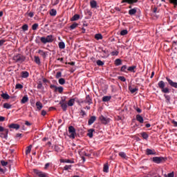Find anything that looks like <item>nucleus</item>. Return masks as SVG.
<instances>
[{"label":"nucleus","mask_w":177,"mask_h":177,"mask_svg":"<svg viewBox=\"0 0 177 177\" xmlns=\"http://www.w3.org/2000/svg\"><path fill=\"white\" fill-rule=\"evenodd\" d=\"M12 60L15 63H19V64H21L26 62V56L20 53H17L12 57Z\"/></svg>","instance_id":"obj_1"},{"label":"nucleus","mask_w":177,"mask_h":177,"mask_svg":"<svg viewBox=\"0 0 177 177\" xmlns=\"http://www.w3.org/2000/svg\"><path fill=\"white\" fill-rule=\"evenodd\" d=\"M40 41L41 44H44V45L46 44H50L55 41V36L52 35H49L46 36V37H41L40 38Z\"/></svg>","instance_id":"obj_2"},{"label":"nucleus","mask_w":177,"mask_h":177,"mask_svg":"<svg viewBox=\"0 0 177 177\" xmlns=\"http://www.w3.org/2000/svg\"><path fill=\"white\" fill-rule=\"evenodd\" d=\"M158 86L160 88V89H161V92H162V93H169V88H168V87H165V83L164 81H159L158 83Z\"/></svg>","instance_id":"obj_3"},{"label":"nucleus","mask_w":177,"mask_h":177,"mask_svg":"<svg viewBox=\"0 0 177 177\" xmlns=\"http://www.w3.org/2000/svg\"><path fill=\"white\" fill-rule=\"evenodd\" d=\"M68 132H69V138L71 139H75V136H77V133L75 132V128L73 126H70L68 127Z\"/></svg>","instance_id":"obj_4"},{"label":"nucleus","mask_w":177,"mask_h":177,"mask_svg":"<svg viewBox=\"0 0 177 177\" xmlns=\"http://www.w3.org/2000/svg\"><path fill=\"white\" fill-rule=\"evenodd\" d=\"M152 161L156 164H161L167 161V158L156 156L153 158Z\"/></svg>","instance_id":"obj_5"},{"label":"nucleus","mask_w":177,"mask_h":177,"mask_svg":"<svg viewBox=\"0 0 177 177\" xmlns=\"http://www.w3.org/2000/svg\"><path fill=\"white\" fill-rule=\"evenodd\" d=\"M34 173L36 175V177H48V174L44 171H41L38 169H35Z\"/></svg>","instance_id":"obj_6"},{"label":"nucleus","mask_w":177,"mask_h":177,"mask_svg":"<svg viewBox=\"0 0 177 177\" xmlns=\"http://www.w3.org/2000/svg\"><path fill=\"white\" fill-rule=\"evenodd\" d=\"M99 120L101 121L102 124H104V125H106V124L110 123V121H111L110 118H106L103 115L100 116Z\"/></svg>","instance_id":"obj_7"},{"label":"nucleus","mask_w":177,"mask_h":177,"mask_svg":"<svg viewBox=\"0 0 177 177\" xmlns=\"http://www.w3.org/2000/svg\"><path fill=\"white\" fill-rule=\"evenodd\" d=\"M166 80L167 81L169 85L171 86V88H176V89H177V82L172 81V80L168 77H166Z\"/></svg>","instance_id":"obj_8"},{"label":"nucleus","mask_w":177,"mask_h":177,"mask_svg":"<svg viewBox=\"0 0 177 177\" xmlns=\"http://www.w3.org/2000/svg\"><path fill=\"white\" fill-rule=\"evenodd\" d=\"M145 154L147 156H156L157 152H156L155 149H147L145 151Z\"/></svg>","instance_id":"obj_9"},{"label":"nucleus","mask_w":177,"mask_h":177,"mask_svg":"<svg viewBox=\"0 0 177 177\" xmlns=\"http://www.w3.org/2000/svg\"><path fill=\"white\" fill-rule=\"evenodd\" d=\"M83 103H87V104H92L93 102L92 101V97L89 95H86V99L83 101Z\"/></svg>","instance_id":"obj_10"},{"label":"nucleus","mask_w":177,"mask_h":177,"mask_svg":"<svg viewBox=\"0 0 177 177\" xmlns=\"http://www.w3.org/2000/svg\"><path fill=\"white\" fill-rule=\"evenodd\" d=\"M8 128H10L12 129H20V125L17 124L12 123L8 126Z\"/></svg>","instance_id":"obj_11"},{"label":"nucleus","mask_w":177,"mask_h":177,"mask_svg":"<svg viewBox=\"0 0 177 177\" xmlns=\"http://www.w3.org/2000/svg\"><path fill=\"white\" fill-rule=\"evenodd\" d=\"M59 104H60L63 111H67V107L68 106L67 102H59Z\"/></svg>","instance_id":"obj_12"},{"label":"nucleus","mask_w":177,"mask_h":177,"mask_svg":"<svg viewBox=\"0 0 177 177\" xmlns=\"http://www.w3.org/2000/svg\"><path fill=\"white\" fill-rule=\"evenodd\" d=\"M138 0H122V3H129V5H133V3H136Z\"/></svg>","instance_id":"obj_13"},{"label":"nucleus","mask_w":177,"mask_h":177,"mask_svg":"<svg viewBox=\"0 0 177 177\" xmlns=\"http://www.w3.org/2000/svg\"><path fill=\"white\" fill-rule=\"evenodd\" d=\"M129 90L131 93H135V92H138V91H139V88H138V87H134L133 86H129Z\"/></svg>","instance_id":"obj_14"},{"label":"nucleus","mask_w":177,"mask_h":177,"mask_svg":"<svg viewBox=\"0 0 177 177\" xmlns=\"http://www.w3.org/2000/svg\"><path fill=\"white\" fill-rule=\"evenodd\" d=\"M75 103V98H71L67 102V104L69 107H73Z\"/></svg>","instance_id":"obj_15"},{"label":"nucleus","mask_w":177,"mask_h":177,"mask_svg":"<svg viewBox=\"0 0 177 177\" xmlns=\"http://www.w3.org/2000/svg\"><path fill=\"white\" fill-rule=\"evenodd\" d=\"M90 6L92 8V9H96L97 6V2L95 0H92L90 1Z\"/></svg>","instance_id":"obj_16"},{"label":"nucleus","mask_w":177,"mask_h":177,"mask_svg":"<svg viewBox=\"0 0 177 177\" xmlns=\"http://www.w3.org/2000/svg\"><path fill=\"white\" fill-rule=\"evenodd\" d=\"M130 73H136V66H131L127 68V72Z\"/></svg>","instance_id":"obj_17"},{"label":"nucleus","mask_w":177,"mask_h":177,"mask_svg":"<svg viewBox=\"0 0 177 177\" xmlns=\"http://www.w3.org/2000/svg\"><path fill=\"white\" fill-rule=\"evenodd\" d=\"M96 121V116H91L88 121V125H92Z\"/></svg>","instance_id":"obj_18"},{"label":"nucleus","mask_w":177,"mask_h":177,"mask_svg":"<svg viewBox=\"0 0 177 177\" xmlns=\"http://www.w3.org/2000/svg\"><path fill=\"white\" fill-rule=\"evenodd\" d=\"M136 120L138 121V122H140V124H143L145 120H143V117H142V115H137L136 116Z\"/></svg>","instance_id":"obj_19"},{"label":"nucleus","mask_w":177,"mask_h":177,"mask_svg":"<svg viewBox=\"0 0 177 177\" xmlns=\"http://www.w3.org/2000/svg\"><path fill=\"white\" fill-rule=\"evenodd\" d=\"M137 12H138V10L136 9V8H134L129 10V15H130V16H133V15H136Z\"/></svg>","instance_id":"obj_20"},{"label":"nucleus","mask_w":177,"mask_h":177,"mask_svg":"<svg viewBox=\"0 0 177 177\" xmlns=\"http://www.w3.org/2000/svg\"><path fill=\"white\" fill-rule=\"evenodd\" d=\"M29 75H30V73H28V72L27 71H22L21 73V78H28Z\"/></svg>","instance_id":"obj_21"},{"label":"nucleus","mask_w":177,"mask_h":177,"mask_svg":"<svg viewBox=\"0 0 177 177\" xmlns=\"http://www.w3.org/2000/svg\"><path fill=\"white\" fill-rule=\"evenodd\" d=\"M36 107H37V110L40 111V110H42V108L44 107V105L41 104V102L37 101L36 102Z\"/></svg>","instance_id":"obj_22"},{"label":"nucleus","mask_w":177,"mask_h":177,"mask_svg":"<svg viewBox=\"0 0 177 177\" xmlns=\"http://www.w3.org/2000/svg\"><path fill=\"white\" fill-rule=\"evenodd\" d=\"M95 129H90L88 131V133H87V136H88V138H93V132H94Z\"/></svg>","instance_id":"obj_23"},{"label":"nucleus","mask_w":177,"mask_h":177,"mask_svg":"<svg viewBox=\"0 0 177 177\" xmlns=\"http://www.w3.org/2000/svg\"><path fill=\"white\" fill-rule=\"evenodd\" d=\"M120 71L122 73H126V74H128V66L127 65H124L121 67Z\"/></svg>","instance_id":"obj_24"},{"label":"nucleus","mask_w":177,"mask_h":177,"mask_svg":"<svg viewBox=\"0 0 177 177\" xmlns=\"http://www.w3.org/2000/svg\"><path fill=\"white\" fill-rule=\"evenodd\" d=\"M3 132V133L1 134L3 136V138H4V139H7L8 133H9V130L8 129H4V131Z\"/></svg>","instance_id":"obj_25"},{"label":"nucleus","mask_w":177,"mask_h":177,"mask_svg":"<svg viewBox=\"0 0 177 177\" xmlns=\"http://www.w3.org/2000/svg\"><path fill=\"white\" fill-rule=\"evenodd\" d=\"M80 19V15L75 14L71 19V21H77V20Z\"/></svg>","instance_id":"obj_26"},{"label":"nucleus","mask_w":177,"mask_h":177,"mask_svg":"<svg viewBox=\"0 0 177 177\" xmlns=\"http://www.w3.org/2000/svg\"><path fill=\"white\" fill-rule=\"evenodd\" d=\"M37 53H39V55H40L41 56H42V57L44 59H45V57H46V53L42 50H39Z\"/></svg>","instance_id":"obj_27"},{"label":"nucleus","mask_w":177,"mask_h":177,"mask_svg":"<svg viewBox=\"0 0 177 177\" xmlns=\"http://www.w3.org/2000/svg\"><path fill=\"white\" fill-rule=\"evenodd\" d=\"M110 100H111V95H106V96H104L102 97V102H110Z\"/></svg>","instance_id":"obj_28"},{"label":"nucleus","mask_w":177,"mask_h":177,"mask_svg":"<svg viewBox=\"0 0 177 177\" xmlns=\"http://www.w3.org/2000/svg\"><path fill=\"white\" fill-rule=\"evenodd\" d=\"M1 97H3V99H5L6 100L10 99V96H9L8 93H3L1 94Z\"/></svg>","instance_id":"obj_29"},{"label":"nucleus","mask_w":177,"mask_h":177,"mask_svg":"<svg viewBox=\"0 0 177 177\" xmlns=\"http://www.w3.org/2000/svg\"><path fill=\"white\" fill-rule=\"evenodd\" d=\"M63 91H64V88H63V86H59L56 88V89L55 90V92H59V93H63Z\"/></svg>","instance_id":"obj_30"},{"label":"nucleus","mask_w":177,"mask_h":177,"mask_svg":"<svg viewBox=\"0 0 177 177\" xmlns=\"http://www.w3.org/2000/svg\"><path fill=\"white\" fill-rule=\"evenodd\" d=\"M164 97L165 98L166 103H171V96L164 94Z\"/></svg>","instance_id":"obj_31"},{"label":"nucleus","mask_w":177,"mask_h":177,"mask_svg":"<svg viewBox=\"0 0 177 177\" xmlns=\"http://www.w3.org/2000/svg\"><path fill=\"white\" fill-rule=\"evenodd\" d=\"M27 102H28V97L27 96H24L21 100V103L22 104H24L26 103H27Z\"/></svg>","instance_id":"obj_32"},{"label":"nucleus","mask_w":177,"mask_h":177,"mask_svg":"<svg viewBox=\"0 0 177 177\" xmlns=\"http://www.w3.org/2000/svg\"><path fill=\"white\" fill-rule=\"evenodd\" d=\"M78 27V24L76 22L73 23L72 25L70 26L69 28L71 30H75Z\"/></svg>","instance_id":"obj_33"},{"label":"nucleus","mask_w":177,"mask_h":177,"mask_svg":"<svg viewBox=\"0 0 177 177\" xmlns=\"http://www.w3.org/2000/svg\"><path fill=\"white\" fill-rule=\"evenodd\" d=\"M142 138H143L145 140H147L149 139V134L146 132H142L140 133Z\"/></svg>","instance_id":"obj_34"},{"label":"nucleus","mask_w":177,"mask_h":177,"mask_svg":"<svg viewBox=\"0 0 177 177\" xmlns=\"http://www.w3.org/2000/svg\"><path fill=\"white\" fill-rule=\"evenodd\" d=\"M31 149H32V145H29L26 147V154H30L31 153Z\"/></svg>","instance_id":"obj_35"},{"label":"nucleus","mask_w":177,"mask_h":177,"mask_svg":"<svg viewBox=\"0 0 177 177\" xmlns=\"http://www.w3.org/2000/svg\"><path fill=\"white\" fill-rule=\"evenodd\" d=\"M121 64H122V60L121 59H116L115 60V65L121 66Z\"/></svg>","instance_id":"obj_36"},{"label":"nucleus","mask_w":177,"mask_h":177,"mask_svg":"<svg viewBox=\"0 0 177 177\" xmlns=\"http://www.w3.org/2000/svg\"><path fill=\"white\" fill-rule=\"evenodd\" d=\"M103 171L106 174L109 172V163H106L104 165Z\"/></svg>","instance_id":"obj_37"},{"label":"nucleus","mask_w":177,"mask_h":177,"mask_svg":"<svg viewBox=\"0 0 177 177\" xmlns=\"http://www.w3.org/2000/svg\"><path fill=\"white\" fill-rule=\"evenodd\" d=\"M58 46H59V49H64V48H66V44L63 41H60L58 44Z\"/></svg>","instance_id":"obj_38"},{"label":"nucleus","mask_w":177,"mask_h":177,"mask_svg":"<svg viewBox=\"0 0 177 177\" xmlns=\"http://www.w3.org/2000/svg\"><path fill=\"white\" fill-rule=\"evenodd\" d=\"M3 109H12V104H9V103H4L3 105Z\"/></svg>","instance_id":"obj_39"},{"label":"nucleus","mask_w":177,"mask_h":177,"mask_svg":"<svg viewBox=\"0 0 177 177\" xmlns=\"http://www.w3.org/2000/svg\"><path fill=\"white\" fill-rule=\"evenodd\" d=\"M57 15V11L55 9H52L50 10V16H56Z\"/></svg>","instance_id":"obj_40"},{"label":"nucleus","mask_w":177,"mask_h":177,"mask_svg":"<svg viewBox=\"0 0 177 177\" xmlns=\"http://www.w3.org/2000/svg\"><path fill=\"white\" fill-rule=\"evenodd\" d=\"M35 62L36 63V64H41V59H39V57L35 56Z\"/></svg>","instance_id":"obj_41"},{"label":"nucleus","mask_w":177,"mask_h":177,"mask_svg":"<svg viewBox=\"0 0 177 177\" xmlns=\"http://www.w3.org/2000/svg\"><path fill=\"white\" fill-rule=\"evenodd\" d=\"M58 82L59 85H64L66 84V80L64 78H59Z\"/></svg>","instance_id":"obj_42"},{"label":"nucleus","mask_w":177,"mask_h":177,"mask_svg":"<svg viewBox=\"0 0 177 177\" xmlns=\"http://www.w3.org/2000/svg\"><path fill=\"white\" fill-rule=\"evenodd\" d=\"M38 27H39V25L38 24H34L32 26V30H33V31H37V30H38Z\"/></svg>","instance_id":"obj_43"},{"label":"nucleus","mask_w":177,"mask_h":177,"mask_svg":"<svg viewBox=\"0 0 177 177\" xmlns=\"http://www.w3.org/2000/svg\"><path fill=\"white\" fill-rule=\"evenodd\" d=\"M61 162H66L68 164H74V161L73 160H71L69 159H65L61 161Z\"/></svg>","instance_id":"obj_44"},{"label":"nucleus","mask_w":177,"mask_h":177,"mask_svg":"<svg viewBox=\"0 0 177 177\" xmlns=\"http://www.w3.org/2000/svg\"><path fill=\"white\" fill-rule=\"evenodd\" d=\"M95 39L99 41V39H103V36L102 35V34H96L95 35Z\"/></svg>","instance_id":"obj_45"},{"label":"nucleus","mask_w":177,"mask_h":177,"mask_svg":"<svg viewBox=\"0 0 177 177\" xmlns=\"http://www.w3.org/2000/svg\"><path fill=\"white\" fill-rule=\"evenodd\" d=\"M67 97L64 96L61 97V100L59 101V103H67Z\"/></svg>","instance_id":"obj_46"},{"label":"nucleus","mask_w":177,"mask_h":177,"mask_svg":"<svg viewBox=\"0 0 177 177\" xmlns=\"http://www.w3.org/2000/svg\"><path fill=\"white\" fill-rule=\"evenodd\" d=\"M96 63L100 66H104V62H103L100 59L97 60Z\"/></svg>","instance_id":"obj_47"},{"label":"nucleus","mask_w":177,"mask_h":177,"mask_svg":"<svg viewBox=\"0 0 177 177\" xmlns=\"http://www.w3.org/2000/svg\"><path fill=\"white\" fill-rule=\"evenodd\" d=\"M72 167H73V165H66L64 167V171H68V169H71Z\"/></svg>","instance_id":"obj_48"},{"label":"nucleus","mask_w":177,"mask_h":177,"mask_svg":"<svg viewBox=\"0 0 177 177\" xmlns=\"http://www.w3.org/2000/svg\"><path fill=\"white\" fill-rule=\"evenodd\" d=\"M119 156H120V157H121L122 158H127V154L124 153V152H120V153H119Z\"/></svg>","instance_id":"obj_49"},{"label":"nucleus","mask_w":177,"mask_h":177,"mask_svg":"<svg viewBox=\"0 0 177 177\" xmlns=\"http://www.w3.org/2000/svg\"><path fill=\"white\" fill-rule=\"evenodd\" d=\"M23 31H28V24H24L22 27H21Z\"/></svg>","instance_id":"obj_50"},{"label":"nucleus","mask_w":177,"mask_h":177,"mask_svg":"<svg viewBox=\"0 0 177 177\" xmlns=\"http://www.w3.org/2000/svg\"><path fill=\"white\" fill-rule=\"evenodd\" d=\"M118 80H120V81H122V82H125V81H127V79L124 76H119Z\"/></svg>","instance_id":"obj_51"},{"label":"nucleus","mask_w":177,"mask_h":177,"mask_svg":"<svg viewBox=\"0 0 177 177\" xmlns=\"http://www.w3.org/2000/svg\"><path fill=\"white\" fill-rule=\"evenodd\" d=\"M169 2L174 5V8H176L177 6V0H169Z\"/></svg>","instance_id":"obj_52"},{"label":"nucleus","mask_w":177,"mask_h":177,"mask_svg":"<svg viewBox=\"0 0 177 177\" xmlns=\"http://www.w3.org/2000/svg\"><path fill=\"white\" fill-rule=\"evenodd\" d=\"M169 2L174 5V8H176L177 6V0H169Z\"/></svg>","instance_id":"obj_53"},{"label":"nucleus","mask_w":177,"mask_h":177,"mask_svg":"<svg viewBox=\"0 0 177 177\" xmlns=\"http://www.w3.org/2000/svg\"><path fill=\"white\" fill-rule=\"evenodd\" d=\"M127 34H128V30H122L121 32H120V35H127Z\"/></svg>","instance_id":"obj_54"},{"label":"nucleus","mask_w":177,"mask_h":177,"mask_svg":"<svg viewBox=\"0 0 177 177\" xmlns=\"http://www.w3.org/2000/svg\"><path fill=\"white\" fill-rule=\"evenodd\" d=\"M25 15L26 16H29V17H34V12H27Z\"/></svg>","instance_id":"obj_55"},{"label":"nucleus","mask_w":177,"mask_h":177,"mask_svg":"<svg viewBox=\"0 0 177 177\" xmlns=\"http://www.w3.org/2000/svg\"><path fill=\"white\" fill-rule=\"evenodd\" d=\"M80 115H82V118H84V117H85V115H86V113L85 112V111L81 110L80 111Z\"/></svg>","instance_id":"obj_56"},{"label":"nucleus","mask_w":177,"mask_h":177,"mask_svg":"<svg viewBox=\"0 0 177 177\" xmlns=\"http://www.w3.org/2000/svg\"><path fill=\"white\" fill-rule=\"evenodd\" d=\"M15 88L16 89H23V85L20 84H17Z\"/></svg>","instance_id":"obj_57"},{"label":"nucleus","mask_w":177,"mask_h":177,"mask_svg":"<svg viewBox=\"0 0 177 177\" xmlns=\"http://www.w3.org/2000/svg\"><path fill=\"white\" fill-rule=\"evenodd\" d=\"M118 53H120L118 51L115 50V51H112L111 55V56H118Z\"/></svg>","instance_id":"obj_58"},{"label":"nucleus","mask_w":177,"mask_h":177,"mask_svg":"<svg viewBox=\"0 0 177 177\" xmlns=\"http://www.w3.org/2000/svg\"><path fill=\"white\" fill-rule=\"evenodd\" d=\"M62 77V72H57L55 78L59 79Z\"/></svg>","instance_id":"obj_59"},{"label":"nucleus","mask_w":177,"mask_h":177,"mask_svg":"<svg viewBox=\"0 0 177 177\" xmlns=\"http://www.w3.org/2000/svg\"><path fill=\"white\" fill-rule=\"evenodd\" d=\"M37 89H42V82L39 81L37 84Z\"/></svg>","instance_id":"obj_60"},{"label":"nucleus","mask_w":177,"mask_h":177,"mask_svg":"<svg viewBox=\"0 0 177 177\" xmlns=\"http://www.w3.org/2000/svg\"><path fill=\"white\" fill-rule=\"evenodd\" d=\"M1 164L3 167H6V165H8V162L5 161V160H1Z\"/></svg>","instance_id":"obj_61"},{"label":"nucleus","mask_w":177,"mask_h":177,"mask_svg":"<svg viewBox=\"0 0 177 177\" xmlns=\"http://www.w3.org/2000/svg\"><path fill=\"white\" fill-rule=\"evenodd\" d=\"M174 171L171 173H169L167 175L165 176V177H174Z\"/></svg>","instance_id":"obj_62"},{"label":"nucleus","mask_w":177,"mask_h":177,"mask_svg":"<svg viewBox=\"0 0 177 177\" xmlns=\"http://www.w3.org/2000/svg\"><path fill=\"white\" fill-rule=\"evenodd\" d=\"M6 42V40H4V39H1L0 40V48L1 46H3V44Z\"/></svg>","instance_id":"obj_63"},{"label":"nucleus","mask_w":177,"mask_h":177,"mask_svg":"<svg viewBox=\"0 0 177 177\" xmlns=\"http://www.w3.org/2000/svg\"><path fill=\"white\" fill-rule=\"evenodd\" d=\"M135 110L137 111V113H142V109H140V108L139 107H136Z\"/></svg>","instance_id":"obj_64"}]
</instances>
